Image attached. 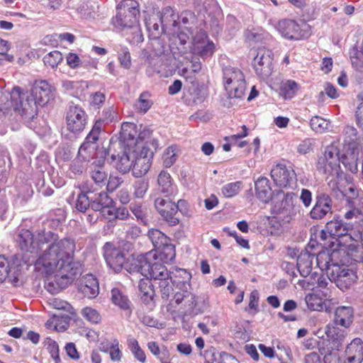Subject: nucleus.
I'll return each mask as SVG.
<instances>
[{"mask_svg": "<svg viewBox=\"0 0 363 363\" xmlns=\"http://www.w3.org/2000/svg\"><path fill=\"white\" fill-rule=\"evenodd\" d=\"M17 242L25 264H34L35 269L45 275L55 274L54 279L45 284L51 294L67 287L82 274V264L73 258L75 242L71 238L59 240L58 235L50 230L34 236L30 230L22 229Z\"/></svg>", "mask_w": 363, "mask_h": 363, "instance_id": "f257e3e1", "label": "nucleus"}, {"mask_svg": "<svg viewBox=\"0 0 363 363\" xmlns=\"http://www.w3.org/2000/svg\"><path fill=\"white\" fill-rule=\"evenodd\" d=\"M54 89L44 80L35 81L31 93L24 92L19 86H15L11 92V104L15 111H17L24 119L28 128L36 130L37 104L43 106L54 96Z\"/></svg>", "mask_w": 363, "mask_h": 363, "instance_id": "f03ea898", "label": "nucleus"}, {"mask_svg": "<svg viewBox=\"0 0 363 363\" xmlns=\"http://www.w3.org/2000/svg\"><path fill=\"white\" fill-rule=\"evenodd\" d=\"M353 318L354 310L352 307L340 306L335 309L333 323H329L325 328V333L331 341L333 349L338 350L342 347L346 337L345 331L337 326L340 325L348 328L352 323Z\"/></svg>", "mask_w": 363, "mask_h": 363, "instance_id": "7ed1b4c3", "label": "nucleus"}, {"mask_svg": "<svg viewBox=\"0 0 363 363\" xmlns=\"http://www.w3.org/2000/svg\"><path fill=\"white\" fill-rule=\"evenodd\" d=\"M104 157L110 160L114 167L121 173L128 172L133 166L135 153L125 150L121 141H110L108 149L104 150Z\"/></svg>", "mask_w": 363, "mask_h": 363, "instance_id": "20e7f679", "label": "nucleus"}, {"mask_svg": "<svg viewBox=\"0 0 363 363\" xmlns=\"http://www.w3.org/2000/svg\"><path fill=\"white\" fill-rule=\"evenodd\" d=\"M297 198L293 192L277 191L273 199L272 212L289 221L298 211Z\"/></svg>", "mask_w": 363, "mask_h": 363, "instance_id": "39448f33", "label": "nucleus"}, {"mask_svg": "<svg viewBox=\"0 0 363 363\" xmlns=\"http://www.w3.org/2000/svg\"><path fill=\"white\" fill-rule=\"evenodd\" d=\"M223 83L230 98L242 99L244 96L246 83L244 74L239 69L233 67H225Z\"/></svg>", "mask_w": 363, "mask_h": 363, "instance_id": "423d86ee", "label": "nucleus"}, {"mask_svg": "<svg viewBox=\"0 0 363 363\" xmlns=\"http://www.w3.org/2000/svg\"><path fill=\"white\" fill-rule=\"evenodd\" d=\"M352 230V225L350 223L344 222L339 217H334L333 220L328 221L323 230L320 233V239L325 240L327 238L331 237L338 241V245L342 242L340 238L345 239L344 243L351 242L352 238L349 233Z\"/></svg>", "mask_w": 363, "mask_h": 363, "instance_id": "0eeeda50", "label": "nucleus"}, {"mask_svg": "<svg viewBox=\"0 0 363 363\" xmlns=\"http://www.w3.org/2000/svg\"><path fill=\"white\" fill-rule=\"evenodd\" d=\"M117 13L115 17L112 18V23L114 27L121 31L125 30L128 26V19L132 15H134L138 21L140 14L139 4L135 0H123L116 7Z\"/></svg>", "mask_w": 363, "mask_h": 363, "instance_id": "6e6552de", "label": "nucleus"}, {"mask_svg": "<svg viewBox=\"0 0 363 363\" xmlns=\"http://www.w3.org/2000/svg\"><path fill=\"white\" fill-rule=\"evenodd\" d=\"M88 123V115L82 107L70 104L66 113L67 130L75 135L80 134Z\"/></svg>", "mask_w": 363, "mask_h": 363, "instance_id": "1a4fd4ad", "label": "nucleus"}, {"mask_svg": "<svg viewBox=\"0 0 363 363\" xmlns=\"http://www.w3.org/2000/svg\"><path fill=\"white\" fill-rule=\"evenodd\" d=\"M153 246L161 254L165 255L167 261H172L175 257V247L170 243V239L157 229H150L147 233Z\"/></svg>", "mask_w": 363, "mask_h": 363, "instance_id": "9d476101", "label": "nucleus"}, {"mask_svg": "<svg viewBox=\"0 0 363 363\" xmlns=\"http://www.w3.org/2000/svg\"><path fill=\"white\" fill-rule=\"evenodd\" d=\"M157 252L150 251L146 254L138 255L135 257L131 255L126 258L123 268L129 274H138L145 277L147 272L148 259H157Z\"/></svg>", "mask_w": 363, "mask_h": 363, "instance_id": "9b49d317", "label": "nucleus"}, {"mask_svg": "<svg viewBox=\"0 0 363 363\" xmlns=\"http://www.w3.org/2000/svg\"><path fill=\"white\" fill-rule=\"evenodd\" d=\"M304 286L308 289H314L315 287L319 289V291L325 301L329 300L333 294V291L335 290L333 286L330 275L325 276L323 274H319L317 272H314L311 274V277L308 279L303 281Z\"/></svg>", "mask_w": 363, "mask_h": 363, "instance_id": "f8f14e48", "label": "nucleus"}, {"mask_svg": "<svg viewBox=\"0 0 363 363\" xmlns=\"http://www.w3.org/2000/svg\"><path fill=\"white\" fill-rule=\"evenodd\" d=\"M329 275L336 286L342 291L350 289L357 279L356 273L347 265L335 266Z\"/></svg>", "mask_w": 363, "mask_h": 363, "instance_id": "ddd939ff", "label": "nucleus"}, {"mask_svg": "<svg viewBox=\"0 0 363 363\" xmlns=\"http://www.w3.org/2000/svg\"><path fill=\"white\" fill-rule=\"evenodd\" d=\"M272 52L265 48H259L253 60V67L255 73L261 79L268 78L272 73Z\"/></svg>", "mask_w": 363, "mask_h": 363, "instance_id": "4468645a", "label": "nucleus"}, {"mask_svg": "<svg viewBox=\"0 0 363 363\" xmlns=\"http://www.w3.org/2000/svg\"><path fill=\"white\" fill-rule=\"evenodd\" d=\"M103 250L107 265L116 272H121L126 259L125 254L111 242H106Z\"/></svg>", "mask_w": 363, "mask_h": 363, "instance_id": "2eb2a0df", "label": "nucleus"}, {"mask_svg": "<svg viewBox=\"0 0 363 363\" xmlns=\"http://www.w3.org/2000/svg\"><path fill=\"white\" fill-rule=\"evenodd\" d=\"M155 206L159 213L171 225L179 223V218L176 217L178 212V205L172 202L169 199L158 197L155 200Z\"/></svg>", "mask_w": 363, "mask_h": 363, "instance_id": "dca6fc26", "label": "nucleus"}, {"mask_svg": "<svg viewBox=\"0 0 363 363\" xmlns=\"http://www.w3.org/2000/svg\"><path fill=\"white\" fill-rule=\"evenodd\" d=\"M333 201L330 196L324 192H320L315 196V203L309 213L311 218L320 220L328 213L332 212Z\"/></svg>", "mask_w": 363, "mask_h": 363, "instance_id": "f3484780", "label": "nucleus"}, {"mask_svg": "<svg viewBox=\"0 0 363 363\" xmlns=\"http://www.w3.org/2000/svg\"><path fill=\"white\" fill-rule=\"evenodd\" d=\"M152 157L153 152L145 147H143L139 155H135L131 167L135 177L139 178L147 174L150 168Z\"/></svg>", "mask_w": 363, "mask_h": 363, "instance_id": "a211bd4d", "label": "nucleus"}, {"mask_svg": "<svg viewBox=\"0 0 363 363\" xmlns=\"http://www.w3.org/2000/svg\"><path fill=\"white\" fill-rule=\"evenodd\" d=\"M271 177L277 186L286 187L295 178V172L286 165L278 164L271 170Z\"/></svg>", "mask_w": 363, "mask_h": 363, "instance_id": "6ab92c4d", "label": "nucleus"}, {"mask_svg": "<svg viewBox=\"0 0 363 363\" xmlns=\"http://www.w3.org/2000/svg\"><path fill=\"white\" fill-rule=\"evenodd\" d=\"M206 35L201 32L194 38V52L203 59L213 55L215 50L214 43L212 41L206 40Z\"/></svg>", "mask_w": 363, "mask_h": 363, "instance_id": "aec40b11", "label": "nucleus"}, {"mask_svg": "<svg viewBox=\"0 0 363 363\" xmlns=\"http://www.w3.org/2000/svg\"><path fill=\"white\" fill-rule=\"evenodd\" d=\"M340 140L342 141V149L358 148L361 140V135L357 128L352 125H346L343 127Z\"/></svg>", "mask_w": 363, "mask_h": 363, "instance_id": "412c9836", "label": "nucleus"}, {"mask_svg": "<svg viewBox=\"0 0 363 363\" xmlns=\"http://www.w3.org/2000/svg\"><path fill=\"white\" fill-rule=\"evenodd\" d=\"M279 33L284 38L290 40H298L301 37V28L294 20L283 19L277 26Z\"/></svg>", "mask_w": 363, "mask_h": 363, "instance_id": "4be33fe9", "label": "nucleus"}, {"mask_svg": "<svg viewBox=\"0 0 363 363\" xmlns=\"http://www.w3.org/2000/svg\"><path fill=\"white\" fill-rule=\"evenodd\" d=\"M78 289L85 297L95 298L99 293V282L94 275L86 274L80 279Z\"/></svg>", "mask_w": 363, "mask_h": 363, "instance_id": "5701e85b", "label": "nucleus"}, {"mask_svg": "<svg viewBox=\"0 0 363 363\" xmlns=\"http://www.w3.org/2000/svg\"><path fill=\"white\" fill-rule=\"evenodd\" d=\"M345 363H362L363 361V340L356 337L347 345Z\"/></svg>", "mask_w": 363, "mask_h": 363, "instance_id": "b1692460", "label": "nucleus"}, {"mask_svg": "<svg viewBox=\"0 0 363 363\" xmlns=\"http://www.w3.org/2000/svg\"><path fill=\"white\" fill-rule=\"evenodd\" d=\"M359 153L358 148L342 149L341 155L339 156V162L347 170L355 174L358 172Z\"/></svg>", "mask_w": 363, "mask_h": 363, "instance_id": "393cba45", "label": "nucleus"}, {"mask_svg": "<svg viewBox=\"0 0 363 363\" xmlns=\"http://www.w3.org/2000/svg\"><path fill=\"white\" fill-rule=\"evenodd\" d=\"M99 135L89 132L84 143L79 148V158L84 160H89L94 154L97 148V141Z\"/></svg>", "mask_w": 363, "mask_h": 363, "instance_id": "a878e982", "label": "nucleus"}, {"mask_svg": "<svg viewBox=\"0 0 363 363\" xmlns=\"http://www.w3.org/2000/svg\"><path fill=\"white\" fill-rule=\"evenodd\" d=\"M127 23L128 24L125 25L128 28L125 30H123L124 35L126 36V40L131 44L142 43L144 39L143 35L138 24V21L135 18L134 15L130 16Z\"/></svg>", "mask_w": 363, "mask_h": 363, "instance_id": "bb28decb", "label": "nucleus"}, {"mask_svg": "<svg viewBox=\"0 0 363 363\" xmlns=\"http://www.w3.org/2000/svg\"><path fill=\"white\" fill-rule=\"evenodd\" d=\"M169 278H170L172 284L176 288H191L190 281L191 274L185 269L174 268L169 272Z\"/></svg>", "mask_w": 363, "mask_h": 363, "instance_id": "cd10ccee", "label": "nucleus"}, {"mask_svg": "<svg viewBox=\"0 0 363 363\" xmlns=\"http://www.w3.org/2000/svg\"><path fill=\"white\" fill-rule=\"evenodd\" d=\"M315 257L314 254L308 252H301L297 258V267L300 274L306 279L311 277L313 260Z\"/></svg>", "mask_w": 363, "mask_h": 363, "instance_id": "c85d7f7f", "label": "nucleus"}, {"mask_svg": "<svg viewBox=\"0 0 363 363\" xmlns=\"http://www.w3.org/2000/svg\"><path fill=\"white\" fill-rule=\"evenodd\" d=\"M255 187L256 196L262 202L268 203L272 199V191L267 178H259L255 182Z\"/></svg>", "mask_w": 363, "mask_h": 363, "instance_id": "c756f323", "label": "nucleus"}, {"mask_svg": "<svg viewBox=\"0 0 363 363\" xmlns=\"http://www.w3.org/2000/svg\"><path fill=\"white\" fill-rule=\"evenodd\" d=\"M152 259H148L147 272L145 273V277L153 279L155 280H161L163 278H169V272L167 267L160 262H151Z\"/></svg>", "mask_w": 363, "mask_h": 363, "instance_id": "7c9ffc66", "label": "nucleus"}, {"mask_svg": "<svg viewBox=\"0 0 363 363\" xmlns=\"http://www.w3.org/2000/svg\"><path fill=\"white\" fill-rule=\"evenodd\" d=\"M111 300L113 304L120 309L131 313V302L128 296L118 288H113L111 291Z\"/></svg>", "mask_w": 363, "mask_h": 363, "instance_id": "2f4dec72", "label": "nucleus"}, {"mask_svg": "<svg viewBox=\"0 0 363 363\" xmlns=\"http://www.w3.org/2000/svg\"><path fill=\"white\" fill-rule=\"evenodd\" d=\"M138 289L142 301L146 305H152L155 291L150 279L147 277L140 279Z\"/></svg>", "mask_w": 363, "mask_h": 363, "instance_id": "473e14b6", "label": "nucleus"}, {"mask_svg": "<svg viewBox=\"0 0 363 363\" xmlns=\"http://www.w3.org/2000/svg\"><path fill=\"white\" fill-rule=\"evenodd\" d=\"M138 132L137 125L133 123H123L121 125V135L124 140H135V143H137L138 140H143L146 135L145 131Z\"/></svg>", "mask_w": 363, "mask_h": 363, "instance_id": "72a5a7b5", "label": "nucleus"}, {"mask_svg": "<svg viewBox=\"0 0 363 363\" xmlns=\"http://www.w3.org/2000/svg\"><path fill=\"white\" fill-rule=\"evenodd\" d=\"M159 190L165 194L166 197L172 196L176 192V186L172 182L170 174L165 171H162L157 178Z\"/></svg>", "mask_w": 363, "mask_h": 363, "instance_id": "f704fd0d", "label": "nucleus"}, {"mask_svg": "<svg viewBox=\"0 0 363 363\" xmlns=\"http://www.w3.org/2000/svg\"><path fill=\"white\" fill-rule=\"evenodd\" d=\"M160 19L162 29L170 26L175 28L178 24L179 16L172 7L166 6L162 10L160 14Z\"/></svg>", "mask_w": 363, "mask_h": 363, "instance_id": "c9c22d12", "label": "nucleus"}, {"mask_svg": "<svg viewBox=\"0 0 363 363\" xmlns=\"http://www.w3.org/2000/svg\"><path fill=\"white\" fill-rule=\"evenodd\" d=\"M179 291H176L174 296V300L177 304H180L183 301H186L191 308H194L196 305V296L191 291V288L184 287L177 288Z\"/></svg>", "mask_w": 363, "mask_h": 363, "instance_id": "e433bc0d", "label": "nucleus"}, {"mask_svg": "<svg viewBox=\"0 0 363 363\" xmlns=\"http://www.w3.org/2000/svg\"><path fill=\"white\" fill-rule=\"evenodd\" d=\"M316 169L318 172L325 176V179H329V176L339 174V168L333 167L327 160L325 157L319 156L316 163Z\"/></svg>", "mask_w": 363, "mask_h": 363, "instance_id": "4c0bfd02", "label": "nucleus"}, {"mask_svg": "<svg viewBox=\"0 0 363 363\" xmlns=\"http://www.w3.org/2000/svg\"><path fill=\"white\" fill-rule=\"evenodd\" d=\"M305 301L310 310L317 311L325 310L328 313L330 312V308L326 306V302H322L316 294H307L305 297Z\"/></svg>", "mask_w": 363, "mask_h": 363, "instance_id": "58836bf2", "label": "nucleus"}, {"mask_svg": "<svg viewBox=\"0 0 363 363\" xmlns=\"http://www.w3.org/2000/svg\"><path fill=\"white\" fill-rule=\"evenodd\" d=\"M299 89V85L294 80L283 82L280 86V95L285 99H292Z\"/></svg>", "mask_w": 363, "mask_h": 363, "instance_id": "ea45409f", "label": "nucleus"}, {"mask_svg": "<svg viewBox=\"0 0 363 363\" xmlns=\"http://www.w3.org/2000/svg\"><path fill=\"white\" fill-rule=\"evenodd\" d=\"M179 155V149L177 145L168 147L164 152L162 160L165 167H172L177 161Z\"/></svg>", "mask_w": 363, "mask_h": 363, "instance_id": "a19ab883", "label": "nucleus"}, {"mask_svg": "<svg viewBox=\"0 0 363 363\" xmlns=\"http://www.w3.org/2000/svg\"><path fill=\"white\" fill-rule=\"evenodd\" d=\"M341 155L337 147L335 145H330L325 147L324 152L320 157H325L326 160L333 164V167H337L340 169L339 156Z\"/></svg>", "mask_w": 363, "mask_h": 363, "instance_id": "79ce46f5", "label": "nucleus"}, {"mask_svg": "<svg viewBox=\"0 0 363 363\" xmlns=\"http://www.w3.org/2000/svg\"><path fill=\"white\" fill-rule=\"evenodd\" d=\"M350 57L352 67L359 72H363V49L354 46L350 50Z\"/></svg>", "mask_w": 363, "mask_h": 363, "instance_id": "37998d69", "label": "nucleus"}, {"mask_svg": "<svg viewBox=\"0 0 363 363\" xmlns=\"http://www.w3.org/2000/svg\"><path fill=\"white\" fill-rule=\"evenodd\" d=\"M315 256L317 266L321 271H325L329 275L330 270V250L319 252Z\"/></svg>", "mask_w": 363, "mask_h": 363, "instance_id": "c03bdc74", "label": "nucleus"}, {"mask_svg": "<svg viewBox=\"0 0 363 363\" xmlns=\"http://www.w3.org/2000/svg\"><path fill=\"white\" fill-rule=\"evenodd\" d=\"M130 210L138 220L144 225H148L149 220L147 218V211L145 207L143 206L140 203H132L130 206Z\"/></svg>", "mask_w": 363, "mask_h": 363, "instance_id": "a18cd8bd", "label": "nucleus"}, {"mask_svg": "<svg viewBox=\"0 0 363 363\" xmlns=\"http://www.w3.org/2000/svg\"><path fill=\"white\" fill-rule=\"evenodd\" d=\"M242 182L238 181L228 183L221 188V193L225 198H232L236 196L242 189Z\"/></svg>", "mask_w": 363, "mask_h": 363, "instance_id": "49530a36", "label": "nucleus"}, {"mask_svg": "<svg viewBox=\"0 0 363 363\" xmlns=\"http://www.w3.org/2000/svg\"><path fill=\"white\" fill-rule=\"evenodd\" d=\"M150 95L148 92H143L140 95L135 104V109L138 112L145 113L151 108L152 101L150 99Z\"/></svg>", "mask_w": 363, "mask_h": 363, "instance_id": "de8ad7c7", "label": "nucleus"}, {"mask_svg": "<svg viewBox=\"0 0 363 363\" xmlns=\"http://www.w3.org/2000/svg\"><path fill=\"white\" fill-rule=\"evenodd\" d=\"M63 57L62 53L58 50H54L43 57V62L45 66L52 68H56L58 65L62 61Z\"/></svg>", "mask_w": 363, "mask_h": 363, "instance_id": "09e8293b", "label": "nucleus"}, {"mask_svg": "<svg viewBox=\"0 0 363 363\" xmlns=\"http://www.w3.org/2000/svg\"><path fill=\"white\" fill-rule=\"evenodd\" d=\"M310 125L313 130L318 133H323L328 130L330 122L316 116L311 119Z\"/></svg>", "mask_w": 363, "mask_h": 363, "instance_id": "8fccbe9b", "label": "nucleus"}, {"mask_svg": "<svg viewBox=\"0 0 363 363\" xmlns=\"http://www.w3.org/2000/svg\"><path fill=\"white\" fill-rule=\"evenodd\" d=\"M345 251L340 250H330V270L335 269V266L342 267V265H345L342 259V255H345Z\"/></svg>", "mask_w": 363, "mask_h": 363, "instance_id": "3c124183", "label": "nucleus"}, {"mask_svg": "<svg viewBox=\"0 0 363 363\" xmlns=\"http://www.w3.org/2000/svg\"><path fill=\"white\" fill-rule=\"evenodd\" d=\"M128 347L136 359L143 362L145 361V354L135 339L130 338L128 340Z\"/></svg>", "mask_w": 363, "mask_h": 363, "instance_id": "603ef678", "label": "nucleus"}, {"mask_svg": "<svg viewBox=\"0 0 363 363\" xmlns=\"http://www.w3.org/2000/svg\"><path fill=\"white\" fill-rule=\"evenodd\" d=\"M91 198L85 193L78 194L75 208L80 212H85L90 207Z\"/></svg>", "mask_w": 363, "mask_h": 363, "instance_id": "864d4df0", "label": "nucleus"}, {"mask_svg": "<svg viewBox=\"0 0 363 363\" xmlns=\"http://www.w3.org/2000/svg\"><path fill=\"white\" fill-rule=\"evenodd\" d=\"M47 350L49 352L51 357L55 360V363L60 362V358L59 355V346L56 341L52 340L50 337L46 339Z\"/></svg>", "mask_w": 363, "mask_h": 363, "instance_id": "5fc2aeb1", "label": "nucleus"}, {"mask_svg": "<svg viewBox=\"0 0 363 363\" xmlns=\"http://www.w3.org/2000/svg\"><path fill=\"white\" fill-rule=\"evenodd\" d=\"M338 177L339 174L329 176V179L326 180L328 181V187L335 194L336 196L344 197V196L346 195V194L344 193V191L340 189Z\"/></svg>", "mask_w": 363, "mask_h": 363, "instance_id": "6e6d98bb", "label": "nucleus"}, {"mask_svg": "<svg viewBox=\"0 0 363 363\" xmlns=\"http://www.w3.org/2000/svg\"><path fill=\"white\" fill-rule=\"evenodd\" d=\"M107 176V173L101 169H96L91 172V179L99 186L106 185Z\"/></svg>", "mask_w": 363, "mask_h": 363, "instance_id": "4d7b16f0", "label": "nucleus"}, {"mask_svg": "<svg viewBox=\"0 0 363 363\" xmlns=\"http://www.w3.org/2000/svg\"><path fill=\"white\" fill-rule=\"evenodd\" d=\"M149 187L147 182L144 180L136 181L133 184L134 196L138 199H142L145 195Z\"/></svg>", "mask_w": 363, "mask_h": 363, "instance_id": "13d9d810", "label": "nucleus"}, {"mask_svg": "<svg viewBox=\"0 0 363 363\" xmlns=\"http://www.w3.org/2000/svg\"><path fill=\"white\" fill-rule=\"evenodd\" d=\"M159 287L162 298L167 299L172 291V284L170 278H163L160 280Z\"/></svg>", "mask_w": 363, "mask_h": 363, "instance_id": "bf43d9fd", "label": "nucleus"}, {"mask_svg": "<svg viewBox=\"0 0 363 363\" xmlns=\"http://www.w3.org/2000/svg\"><path fill=\"white\" fill-rule=\"evenodd\" d=\"M118 60L123 67L129 69L131 65L130 54L127 48H123L118 53Z\"/></svg>", "mask_w": 363, "mask_h": 363, "instance_id": "052dcab7", "label": "nucleus"}, {"mask_svg": "<svg viewBox=\"0 0 363 363\" xmlns=\"http://www.w3.org/2000/svg\"><path fill=\"white\" fill-rule=\"evenodd\" d=\"M109 354L112 361L118 362L121 359L122 353L119 349V342L116 339L113 340L110 345Z\"/></svg>", "mask_w": 363, "mask_h": 363, "instance_id": "680f3d73", "label": "nucleus"}, {"mask_svg": "<svg viewBox=\"0 0 363 363\" xmlns=\"http://www.w3.org/2000/svg\"><path fill=\"white\" fill-rule=\"evenodd\" d=\"M83 316L89 321L97 323L100 320L99 313L94 308L86 307L82 310Z\"/></svg>", "mask_w": 363, "mask_h": 363, "instance_id": "e2e57ef3", "label": "nucleus"}, {"mask_svg": "<svg viewBox=\"0 0 363 363\" xmlns=\"http://www.w3.org/2000/svg\"><path fill=\"white\" fill-rule=\"evenodd\" d=\"M315 142L313 139L307 138L300 143L297 147L298 153L306 155L313 150Z\"/></svg>", "mask_w": 363, "mask_h": 363, "instance_id": "0e129e2a", "label": "nucleus"}, {"mask_svg": "<svg viewBox=\"0 0 363 363\" xmlns=\"http://www.w3.org/2000/svg\"><path fill=\"white\" fill-rule=\"evenodd\" d=\"M185 30L186 32L183 30L177 33V37L175 38V41L178 40L179 43L184 45H185L190 38V36L194 39L195 36H193V31L191 30V28L185 27Z\"/></svg>", "mask_w": 363, "mask_h": 363, "instance_id": "69168bd1", "label": "nucleus"}, {"mask_svg": "<svg viewBox=\"0 0 363 363\" xmlns=\"http://www.w3.org/2000/svg\"><path fill=\"white\" fill-rule=\"evenodd\" d=\"M106 182V184L107 190L113 192L123 182V180L120 177L111 175Z\"/></svg>", "mask_w": 363, "mask_h": 363, "instance_id": "338daca9", "label": "nucleus"}, {"mask_svg": "<svg viewBox=\"0 0 363 363\" xmlns=\"http://www.w3.org/2000/svg\"><path fill=\"white\" fill-rule=\"evenodd\" d=\"M179 23H182V24L185 27H188L187 25H190L193 23L195 21V15L189 11H185L181 13V16H179Z\"/></svg>", "mask_w": 363, "mask_h": 363, "instance_id": "774afa93", "label": "nucleus"}]
</instances>
